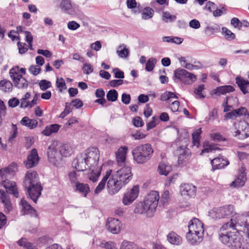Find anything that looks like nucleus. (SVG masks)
I'll return each mask as SVG.
<instances>
[{
    "label": "nucleus",
    "mask_w": 249,
    "mask_h": 249,
    "mask_svg": "<svg viewBox=\"0 0 249 249\" xmlns=\"http://www.w3.org/2000/svg\"><path fill=\"white\" fill-rule=\"evenodd\" d=\"M162 39L163 42H171L176 44H180L183 41L182 38L172 36H164L162 38Z\"/></svg>",
    "instance_id": "obj_42"
},
{
    "label": "nucleus",
    "mask_w": 249,
    "mask_h": 249,
    "mask_svg": "<svg viewBox=\"0 0 249 249\" xmlns=\"http://www.w3.org/2000/svg\"><path fill=\"white\" fill-rule=\"evenodd\" d=\"M176 154L178 157V164H182L189 160L191 152L186 146H181L176 150Z\"/></svg>",
    "instance_id": "obj_12"
},
{
    "label": "nucleus",
    "mask_w": 249,
    "mask_h": 249,
    "mask_svg": "<svg viewBox=\"0 0 249 249\" xmlns=\"http://www.w3.org/2000/svg\"><path fill=\"white\" fill-rule=\"evenodd\" d=\"M234 126L237 129L235 131V136L241 135L243 137L247 138L249 136V125L245 121H240L237 124H235Z\"/></svg>",
    "instance_id": "obj_16"
},
{
    "label": "nucleus",
    "mask_w": 249,
    "mask_h": 249,
    "mask_svg": "<svg viewBox=\"0 0 249 249\" xmlns=\"http://www.w3.org/2000/svg\"><path fill=\"white\" fill-rule=\"evenodd\" d=\"M220 208L221 214L223 215V218L232 216L234 213V208L232 205H230Z\"/></svg>",
    "instance_id": "obj_40"
},
{
    "label": "nucleus",
    "mask_w": 249,
    "mask_h": 249,
    "mask_svg": "<svg viewBox=\"0 0 249 249\" xmlns=\"http://www.w3.org/2000/svg\"><path fill=\"white\" fill-rule=\"evenodd\" d=\"M0 200L3 204L5 212L9 213L12 210L13 207L7 191L0 189Z\"/></svg>",
    "instance_id": "obj_17"
},
{
    "label": "nucleus",
    "mask_w": 249,
    "mask_h": 249,
    "mask_svg": "<svg viewBox=\"0 0 249 249\" xmlns=\"http://www.w3.org/2000/svg\"><path fill=\"white\" fill-rule=\"evenodd\" d=\"M157 61V59L153 57L150 58L146 63L145 70L147 71H151L154 69Z\"/></svg>",
    "instance_id": "obj_47"
},
{
    "label": "nucleus",
    "mask_w": 249,
    "mask_h": 249,
    "mask_svg": "<svg viewBox=\"0 0 249 249\" xmlns=\"http://www.w3.org/2000/svg\"><path fill=\"white\" fill-rule=\"evenodd\" d=\"M29 71L34 75H37L40 73L41 68L37 65H32L30 67Z\"/></svg>",
    "instance_id": "obj_58"
},
{
    "label": "nucleus",
    "mask_w": 249,
    "mask_h": 249,
    "mask_svg": "<svg viewBox=\"0 0 249 249\" xmlns=\"http://www.w3.org/2000/svg\"><path fill=\"white\" fill-rule=\"evenodd\" d=\"M160 196L158 192L152 191L148 193L144 199V203L152 213L154 212L159 202Z\"/></svg>",
    "instance_id": "obj_8"
},
{
    "label": "nucleus",
    "mask_w": 249,
    "mask_h": 249,
    "mask_svg": "<svg viewBox=\"0 0 249 249\" xmlns=\"http://www.w3.org/2000/svg\"><path fill=\"white\" fill-rule=\"evenodd\" d=\"M171 98H176L178 99V97L174 92L170 91H166L164 92L160 97V100L161 101H168Z\"/></svg>",
    "instance_id": "obj_50"
},
{
    "label": "nucleus",
    "mask_w": 249,
    "mask_h": 249,
    "mask_svg": "<svg viewBox=\"0 0 249 249\" xmlns=\"http://www.w3.org/2000/svg\"><path fill=\"white\" fill-rule=\"evenodd\" d=\"M60 127V125L57 124H53L47 126L42 133L46 136H49L53 133L57 132Z\"/></svg>",
    "instance_id": "obj_36"
},
{
    "label": "nucleus",
    "mask_w": 249,
    "mask_h": 249,
    "mask_svg": "<svg viewBox=\"0 0 249 249\" xmlns=\"http://www.w3.org/2000/svg\"><path fill=\"white\" fill-rule=\"evenodd\" d=\"M67 26L68 29L71 30H75L80 27V24L75 21L69 22Z\"/></svg>",
    "instance_id": "obj_63"
},
{
    "label": "nucleus",
    "mask_w": 249,
    "mask_h": 249,
    "mask_svg": "<svg viewBox=\"0 0 249 249\" xmlns=\"http://www.w3.org/2000/svg\"><path fill=\"white\" fill-rule=\"evenodd\" d=\"M39 160L37 150L34 148L30 152L26 160L24 163L27 168H31L38 164Z\"/></svg>",
    "instance_id": "obj_14"
},
{
    "label": "nucleus",
    "mask_w": 249,
    "mask_h": 249,
    "mask_svg": "<svg viewBox=\"0 0 249 249\" xmlns=\"http://www.w3.org/2000/svg\"><path fill=\"white\" fill-rule=\"evenodd\" d=\"M13 84L9 80L4 79L0 82V89L5 92H9L12 90Z\"/></svg>",
    "instance_id": "obj_39"
},
{
    "label": "nucleus",
    "mask_w": 249,
    "mask_h": 249,
    "mask_svg": "<svg viewBox=\"0 0 249 249\" xmlns=\"http://www.w3.org/2000/svg\"><path fill=\"white\" fill-rule=\"evenodd\" d=\"M180 191L182 196L194 197L196 193V187L190 184H184L180 186Z\"/></svg>",
    "instance_id": "obj_21"
},
{
    "label": "nucleus",
    "mask_w": 249,
    "mask_h": 249,
    "mask_svg": "<svg viewBox=\"0 0 249 249\" xmlns=\"http://www.w3.org/2000/svg\"><path fill=\"white\" fill-rule=\"evenodd\" d=\"M235 89L231 85L222 86L217 87L213 90L214 94L220 96L221 95H225L228 93L233 92Z\"/></svg>",
    "instance_id": "obj_27"
},
{
    "label": "nucleus",
    "mask_w": 249,
    "mask_h": 249,
    "mask_svg": "<svg viewBox=\"0 0 249 249\" xmlns=\"http://www.w3.org/2000/svg\"><path fill=\"white\" fill-rule=\"evenodd\" d=\"M75 191L81 194L84 197H86L90 192V188L88 184L79 182L75 184Z\"/></svg>",
    "instance_id": "obj_32"
},
{
    "label": "nucleus",
    "mask_w": 249,
    "mask_h": 249,
    "mask_svg": "<svg viewBox=\"0 0 249 249\" xmlns=\"http://www.w3.org/2000/svg\"><path fill=\"white\" fill-rule=\"evenodd\" d=\"M60 7L69 14H72L74 13L70 0H62L60 3Z\"/></svg>",
    "instance_id": "obj_37"
},
{
    "label": "nucleus",
    "mask_w": 249,
    "mask_h": 249,
    "mask_svg": "<svg viewBox=\"0 0 249 249\" xmlns=\"http://www.w3.org/2000/svg\"><path fill=\"white\" fill-rule=\"evenodd\" d=\"M18 244L20 247H22L26 249H38L33 244L28 242L26 238H22L18 241Z\"/></svg>",
    "instance_id": "obj_41"
},
{
    "label": "nucleus",
    "mask_w": 249,
    "mask_h": 249,
    "mask_svg": "<svg viewBox=\"0 0 249 249\" xmlns=\"http://www.w3.org/2000/svg\"><path fill=\"white\" fill-rule=\"evenodd\" d=\"M24 185L31 199L36 203L43 189L37 173L28 171L25 177Z\"/></svg>",
    "instance_id": "obj_3"
},
{
    "label": "nucleus",
    "mask_w": 249,
    "mask_h": 249,
    "mask_svg": "<svg viewBox=\"0 0 249 249\" xmlns=\"http://www.w3.org/2000/svg\"><path fill=\"white\" fill-rule=\"evenodd\" d=\"M110 172V171H107L106 172V175L94 190L95 195L99 194L105 188L107 181L109 180Z\"/></svg>",
    "instance_id": "obj_33"
},
{
    "label": "nucleus",
    "mask_w": 249,
    "mask_h": 249,
    "mask_svg": "<svg viewBox=\"0 0 249 249\" xmlns=\"http://www.w3.org/2000/svg\"><path fill=\"white\" fill-rule=\"evenodd\" d=\"M1 185L5 188L7 191L18 198L19 196L18 192L15 182L10 181L9 179L2 180Z\"/></svg>",
    "instance_id": "obj_20"
},
{
    "label": "nucleus",
    "mask_w": 249,
    "mask_h": 249,
    "mask_svg": "<svg viewBox=\"0 0 249 249\" xmlns=\"http://www.w3.org/2000/svg\"><path fill=\"white\" fill-rule=\"evenodd\" d=\"M203 223L197 218L192 219L188 225L189 231L187 233H194L197 234H204Z\"/></svg>",
    "instance_id": "obj_11"
},
{
    "label": "nucleus",
    "mask_w": 249,
    "mask_h": 249,
    "mask_svg": "<svg viewBox=\"0 0 249 249\" xmlns=\"http://www.w3.org/2000/svg\"><path fill=\"white\" fill-rule=\"evenodd\" d=\"M89 169L91 171L88 174L89 179L93 182L97 181L100 175L101 171V167L100 166L91 168H89Z\"/></svg>",
    "instance_id": "obj_34"
},
{
    "label": "nucleus",
    "mask_w": 249,
    "mask_h": 249,
    "mask_svg": "<svg viewBox=\"0 0 249 249\" xmlns=\"http://www.w3.org/2000/svg\"><path fill=\"white\" fill-rule=\"evenodd\" d=\"M139 194V186L135 185L130 189H127L124 195L122 198V203L124 205L128 206L138 197Z\"/></svg>",
    "instance_id": "obj_9"
},
{
    "label": "nucleus",
    "mask_w": 249,
    "mask_h": 249,
    "mask_svg": "<svg viewBox=\"0 0 249 249\" xmlns=\"http://www.w3.org/2000/svg\"><path fill=\"white\" fill-rule=\"evenodd\" d=\"M217 115V110L216 108H214L211 112L209 113L207 121L208 122H213L216 119Z\"/></svg>",
    "instance_id": "obj_60"
},
{
    "label": "nucleus",
    "mask_w": 249,
    "mask_h": 249,
    "mask_svg": "<svg viewBox=\"0 0 249 249\" xmlns=\"http://www.w3.org/2000/svg\"><path fill=\"white\" fill-rule=\"evenodd\" d=\"M172 170L171 166L163 162H160L158 166V171L160 175L167 176Z\"/></svg>",
    "instance_id": "obj_38"
},
{
    "label": "nucleus",
    "mask_w": 249,
    "mask_h": 249,
    "mask_svg": "<svg viewBox=\"0 0 249 249\" xmlns=\"http://www.w3.org/2000/svg\"><path fill=\"white\" fill-rule=\"evenodd\" d=\"M82 69L84 71V73L86 74H89L92 73L93 71V68L92 66L89 63L84 64Z\"/></svg>",
    "instance_id": "obj_57"
},
{
    "label": "nucleus",
    "mask_w": 249,
    "mask_h": 249,
    "mask_svg": "<svg viewBox=\"0 0 249 249\" xmlns=\"http://www.w3.org/2000/svg\"><path fill=\"white\" fill-rule=\"evenodd\" d=\"M116 53L122 58H127L129 55V51L124 44H120L117 48Z\"/></svg>",
    "instance_id": "obj_35"
},
{
    "label": "nucleus",
    "mask_w": 249,
    "mask_h": 249,
    "mask_svg": "<svg viewBox=\"0 0 249 249\" xmlns=\"http://www.w3.org/2000/svg\"><path fill=\"white\" fill-rule=\"evenodd\" d=\"M40 89L42 90H46L52 86V83L50 81L46 80H42L39 83Z\"/></svg>",
    "instance_id": "obj_55"
},
{
    "label": "nucleus",
    "mask_w": 249,
    "mask_h": 249,
    "mask_svg": "<svg viewBox=\"0 0 249 249\" xmlns=\"http://www.w3.org/2000/svg\"><path fill=\"white\" fill-rule=\"evenodd\" d=\"M154 150L149 143L140 144L132 152L134 160L138 164H143L149 160L153 155Z\"/></svg>",
    "instance_id": "obj_4"
},
{
    "label": "nucleus",
    "mask_w": 249,
    "mask_h": 249,
    "mask_svg": "<svg viewBox=\"0 0 249 249\" xmlns=\"http://www.w3.org/2000/svg\"><path fill=\"white\" fill-rule=\"evenodd\" d=\"M127 151V146H122L118 149L116 153V158L119 165H122L125 163Z\"/></svg>",
    "instance_id": "obj_23"
},
{
    "label": "nucleus",
    "mask_w": 249,
    "mask_h": 249,
    "mask_svg": "<svg viewBox=\"0 0 249 249\" xmlns=\"http://www.w3.org/2000/svg\"><path fill=\"white\" fill-rule=\"evenodd\" d=\"M118 92L115 89H111L107 94V99L108 101L115 102L117 100Z\"/></svg>",
    "instance_id": "obj_46"
},
{
    "label": "nucleus",
    "mask_w": 249,
    "mask_h": 249,
    "mask_svg": "<svg viewBox=\"0 0 249 249\" xmlns=\"http://www.w3.org/2000/svg\"><path fill=\"white\" fill-rule=\"evenodd\" d=\"M201 133V129L198 128L192 134L193 142L194 145L198 146L199 145L200 135Z\"/></svg>",
    "instance_id": "obj_45"
},
{
    "label": "nucleus",
    "mask_w": 249,
    "mask_h": 249,
    "mask_svg": "<svg viewBox=\"0 0 249 249\" xmlns=\"http://www.w3.org/2000/svg\"><path fill=\"white\" fill-rule=\"evenodd\" d=\"M59 152L62 157H69L73 152V147L70 143H63L59 147Z\"/></svg>",
    "instance_id": "obj_29"
},
{
    "label": "nucleus",
    "mask_w": 249,
    "mask_h": 249,
    "mask_svg": "<svg viewBox=\"0 0 249 249\" xmlns=\"http://www.w3.org/2000/svg\"><path fill=\"white\" fill-rule=\"evenodd\" d=\"M72 165L77 172L84 171L89 168L88 167V163L82 154L77 156L76 158L73 160Z\"/></svg>",
    "instance_id": "obj_18"
},
{
    "label": "nucleus",
    "mask_w": 249,
    "mask_h": 249,
    "mask_svg": "<svg viewBox=\"0 0 249 249\" xmlns=\"http://www.w3.org/2000/svg\"><path fill=\"white\" fill-rule=\"evenodd\" d=\"M9 74L13 80L15 86L19 89L26 88L28 83L27 81L19 73L18 67L14 68L10 70Z\"/></svg>",
    "instance_id": "obj_7"
},
{
    "label": "nucleus",
    "mask_w": 249,
    "mask_h": 249,
    "mask_svg": "<svg viewBox=\"0 0 249 249\" xmlns=\"http://www.w3.org/2000/svg\"><path fill=\"white\" fill-rule=\"evenodd\" d=\"M196 79V76L183 69H178L174 71V80L177 82L179 80L186 85H190Z\"/></svg>",
    "instance_id": "obj_6"
},
{
    "label": "nucleus",
    "mask_w": 249,
    "mask_h": 249,
    "mask_svg": "<svg viewBox=\"0 0 249 249\" xmlns=\"http://www.w3.org/2000/svg\"><path fill=\"white\" fill-rule=\"evenodd\" d=\"M245 171V167L244 166L241 167L239 169V174L237 178H236L234 181H232L231 184V187H239L244 185L247 179Z\"/></svg>",
    "instance_id": "obj_19"
},
{
    "label": "nucleus",
    "mask_w": 249,
    "mask_h": 249,
    "mask_svg": "<svg viewBox=\"0 0 249 249\" xmlns=\"http://www.w3.org/2000/svg\"><path fill=\"white\" fill-rule=\"evenodd\" d=\"M222 31L227 38L233 39L235 38V35L233 33H232L230 30L228 29L227 28L223 27L222 28Z\"/></svg>",
    "instance_id": "obj_59"
},
{
    "label": "nucleus",
    "mask_w": 249,
    "mask_h": 249,
    "mask_svg": "<svg viewBox=\"0 0 249 249\" xmlns=\"http://www.w3.org/2000/svg\"><path fill=\"white\" fill-rule=\"evenodd\" d=\"M88 163L89 168L99 167L98 162L99 159V151L95 147H90L87 149L85 152L81 154Z\"/></svg>",
    "instance_id": "obj_5"
},
{
    "label": "nucleus",
    "mask_w": 249,
    "mask_h": 249,
    "mask_svg": "<svg viewBox=\"0 0 249 249\" xmlns=\"http://www.w3.org/2000/svg\"><path fill=\"white\" fill-rule=\"evenodd\" d=\"M68 177L71 183L76 184V183H78L77 181L79 178V175L77 174L76 171H73L70 172L68 174Z\"/></svg>",
    "instance_id": "obj_53"
},
{
    "label": "nucleus",
    "mask_w": 249,
    "mask_h": 249,
    "mask_svg": "<svg viewBox=\"0 0 249 249\" xmlns=\"http://www.w3.org/2000/svg\"><path fill=\"white\" fill-rule=\"evenodd\" d=\"M18 134V127L16 124H12L11 131L10 133L9 141H11L15 139Z\"/></svg>",
    "instance_id": "obj_56"
},
{
    "label": "nucleus",
    "mask_w": 249,
    "mask_h": 249,
    "mask_svg": "<svg viewBox=\"0 0 249 249\" xmlns=\"http://www.w3.org/2000/svg\"><path fill=\"white\" fill-rule=\"evenodd\" d=\"M167 240L171 244L179 245L182 242V237L174 231H170L167 235Z\"/></svg>",
    "instance_id": "obj_26"
},
{
    "label": "nucleus",
    "mask_w": 249,
    "mask_h": 249,
    "mask_svg": "<svg viewBox=\"0 0 249 249\" xmlns=\"http://www.w3.org/2000/svg\"><path fill=\"white\" fill-rule=\"evenodd\" d=\"M154 11L151 8L149 7L145 8L142 12V18L143 19H148L152 18Z\"/></svg>",
    "instance_id": "obj_44"
},
{
    "label": "nucleus",
    "mask_w": 249,
    "mask_h": 249,
    "mask_svg": "<svg viewBox=\"0 0 249 249\" xmlns=\"http://www.w3.org/2000/svg\"><path fill=\"white\" fill-rule=\"evenodd\" d=\"M134 213L138 214H143L146 213L147 215L151 216L152 214L148 209L144 201L139 202L136 204Z\"/></svg>",
    "instance_id": "obj_28"
},
{
    "label": "nucleus",
    "mask_w": 249,
    "mask_h": 249,
    "mask_svg": "<svg viewBox=\"0 0 249 249\" xmlns=\"http://www.w3.org/2000/svg\"><path fill=\"white\" fill-rule=\"evenodd\" d=\"M20 204L22 206V211L25 214H30L32 216L36 217L37 212L26 200L21 199Z\"/></svg>",
    "instance_id": "obj_24"
},
{
    "label": "nucleus",
    "mask_w": 249,
    "mask_h": 249,
    "mask_svg": "<svg viewBox=\"0 0 249 249\" xmlns=\"http://www.w3.org/2000/svg\"><path fill=\"white\" fill-rule=\"evenodd\" d=\"M179 61L181 63V66L187 69L192 70L196 69V66H195L190 63H187L185 57H180L179 58Z\"/></svg>",
    "instance_id": "obj_49"
},
{
    "label": "nucleus",
    "mask_w": 249,
    "mask_h": 249,
    "mask_svg": "<svg viewBox=\"0 0 249 249\" xmlns=\"http://www.w3.org/2000/svg\"><path fill=\"white\" fill-rule=\"evenodd\" d=\"M204 234L194 233H187L186 239L188 242L192 245H197L201 242L203 239Z\"/></svg>",
    "instance_id": "obj_25"
},
{
    "label": "nucleus",
    "mask_w": 249,
    "mask_h": 249,
    "mask_svg": "<svg viewBox=\"0 0 249 249\" xmlns=\"http://www.w3.org/2000/svg\"><path fill=\"white\" fill-rule=\"evenodd\" d=\"M110 171L109 180L107 182L108 193L110 195L117 193L121 188L127 184L132 179L131 168L130 166H124L117 171Z\"/></svg>",
    "instance_id": "obj_2"
},
{
    "label": "nucleus",
    "mask_w": 249,
    "mask_h": 249,
    "mask_svg": "<svg viewBox=\"0 0 249 249\" xmlns=\"http://www.w3.org/2000/svg\"><path fill=\"white\" fill-rule=\"evenodd\" d=\"M205 89V85L203 84H201L194 89V93L196 95V98L203 99L205 97V95H204L202 93L203 90H204Z\"/></svg>",
    "instance_id": "obj_43"
},
{
    "label": "nucleus",
    "mask_w": 249,
    "mask_h": 249,
    "mask_svg": "<svg viewBox=\"0 0 249 249\" xmlns=\"http://www.w3.org/2000/svg\"><path fill=\"white\" fill-rule=\"evenodd\" d=\"M121 223L118 219L108 218L107 220L106 227L108 231L113 234H117L121 231Z\"/></svg>",
    "instance_id": "obj_15"
},
{
    "label": "nucleus",
    "mask_w": 249,
    "mask_h": 249,
    "mask_svg": "<svg viewBox=\"0 0 249 249\" xmlns=\"http://www.w3.org/2000/svg\"><path fill=\"white\" fill-rule=\"evenodd\" d=\"M47 155L49 161L53 164L61 159V155L59 151H57V142H53L48 147Z\"/></svg>",
    "instance_id": "obj_10"
},
{
    "label": "nucleus",
    "mask_w": 249,
    "mask_h": 249,
    "mask_svg": "<svg viewBox=\"0 0 249 249\" xmlns=\"http://www.w3.org/2000/svg\"><path fill=\"white\" fill-rule=\"evenodd\" d=\"M211 139L215 142H220L226 141V139L219 133H211Z\"/></svg>",
    "instance_id": "obj_52"
},
{
    "label": "nucleus",
    "mask_w": 249,
    "mask_h": 249,
    "mask_svg": "<svg viewBox=\"0 0 249 249\" xmlns=\"http://www.w3.org/2000/svg\"><path fill=\"white\" fill-rule=\"evenodd\" d=\"M209 215L214 219L223 218L220 208L213 209L209 212Z\"/></svg>",
    "instance_id": "obj_48"
},
{
    "label": "nucleus",
    "mask_w": 249,
    "mask_h": 249,
    "mask_svg": "<svg viewBox=\"0 0 249 249\" xmlns=\"http://www.w3.org/2000/svg\"><path fill=\"white\" fill-rule=\"evenodd\" d=\"M235 82L244 94L249 92V82L248 80L241 77H237L235 78Z\"/></svg>",
    "instance_id": "obj_30"
},
{
    "label": "nucleus",
    "mask_w": 249,
    "mask_h": 249,
    "mask_svg": "<svg viewBox=\"0 0 249 249\" xmlns=\"http://www.w3.org/2000/svg\"><path fill=\"white\" fill-rule=\"evenodd\" d=\"M217 149H219L218 147H217L214 144H209L206 145L204 148L202 150L201 154H202L204 153H209L211 152L213 150H216Z\"/></svg>",
    "instance_id": "obj_54"
},
{
    "label": "nucleus",
    "mask_w": 249,
    "mask_h": 249,
    "mask_svg": "<svg viewBox=\"0 0 249 249\" xmlns=\"http://www.w3.org/2000/svg\"><path fill=\"white\" fill-rule=\"evenodd\" d=\"M17 171V165L13 163L9 166L0 170V176L2 180L12 178Z\"/></svg>",
    "instance_id": "obj_13"
},
{
    "label": "nucleus",
    "mask_w": 249,
    "mask_h": 249,
    "mask_svg": "<svg viewBox=\"0 0 249 249\" xmlns=\"http://www.w3.org/2000/svg\"><path fill=\"white\" fill-rule=\"evenodd\" d=\"M170 199L169 192L168 190L165 191L161 196L160 202L163 204H165L168 202Z\"/></svg>",
    "instance_id": "obj_64"
},
{
    "label": "nucleus",
    "mask_w": 249,
    "mask_h": 249,
    "mask_svg": "<svg viewBox=\"0 0 249 249\" xmlns=\"http://www.w3.org/2000/svg\"><path fill=\"white\" fill-rule=\"evenodd\" d=\"M211 163L213 170L224 168L229 164L228 160L222 156L214 158L211 160Z\"/></svg>",
    "instance_id": "obj_22"
},
{
    "label": "nucleus",
    "mask_w": 249,
    "mask_h": 249,
    "mask_svg": "<svg viewBox=\"0 0 249 249\" xmlns=\"http://www.w3.org/2000/svg\"><path fill=\"white\" fill-rule=\"evenodd\" d=\"M233 220L221 228L220 240L234 249H249V215L239 216L235 224Z\"/></svg>",
    "instance_id": "obj_1"
},
{
    "label": "nucleus",
    "mask_w": 249,
    "mask_h": 249,
    "mask_svg": "<svg viewBox=\"0 0 249 249\" xmlns=\"http://www.w3.org/2000/svg\"><path fill=\"white\" fill-rule=\"evenodd\" d=\"M20 124L30 129H33L37 126L38 122L36 119H30L28 117L25 116L21 120Z\"/></svg>",
    "instance_id": "obj_31"
},
{
    "label": "nucleus",
    "mask_w": 249,
    "mask_h": 249,
    "mask_svg": "<svg viewBox=\"0 0 249 249\" xmlns=\"http://www.w3.org/2000/svg\"><path fill=\"white\" fill-rule=\"evenodd\" d=\"M219 29L217 27H213L211 26H207L204 30L205 33L210 36L213 34L215 32H217Z\"/></svg>",
    "instance_id": "obj_61"
},
{
    "label": "nucleus",
    "mask_w": 249,
    "mask_h": 249,
    "mask_svg": "<svg viewBox=\"0 0 249 249\" xmlns=\"http://www.w3.org/2000/svg\"><path fill=\"white\" fill-rule=\"evenodd\" d=\"M158 120L157 117L156 116H153L152 117V120L148 123L146 124L147 130H149L154 127H155L157 125L156 121Z\"/></svg>",
    "instance_id": "obj_62"
},
{
    "label": "nucleus",
    "mask_w": 249,
    "mask_h": 249,
    "mask_svg": "<svg viewBox=\"0 0 249 249\" xmlns=\"http://www.w3.org/2000/svg\"><path fill=\"white\" fill-rule=\"evenodd\" d=\"M162 19L165 22H172L176 19V16L171 15L168 12H164L162 14Z\"/></svg>",
    "instance_id": "obj_51"
}]
</instances>
